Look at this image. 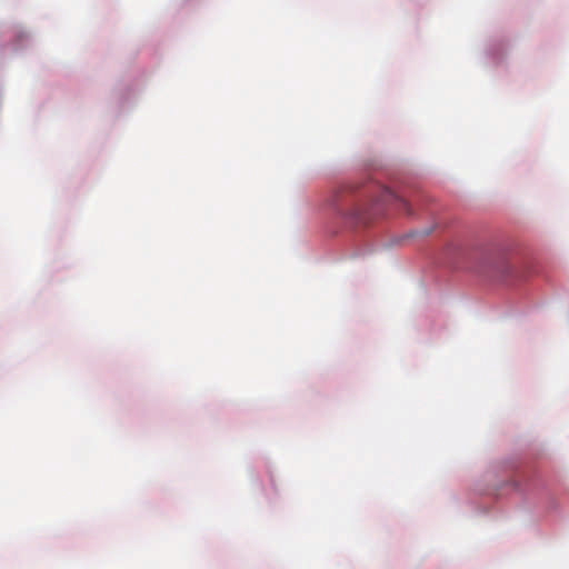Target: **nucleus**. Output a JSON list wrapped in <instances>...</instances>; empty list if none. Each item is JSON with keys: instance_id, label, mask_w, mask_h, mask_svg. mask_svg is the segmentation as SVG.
<instances>
[{"instance_id": "nucleus-1", "label": "nucleus", "mask_w": 569, "mask_h": 569, "mask_svg": "<svg viewBox=\"0 0 569 569\" xmlns=\"http://www.w3.org/2000/svg\"><path fill=\"white\" fill-rule=\"evenodd\" d=\"M495 270L500 273L501 276H503L505 273L508 272L509 270V267L507 264V262L505 261V259H499L496 264H495Z\"/></svg>"}, {"instance_id": "nucleus-2", "label": "nucleus", "mask_w": 569, "mask_h": 569, "mask_svg": "<svg viewBox=\"0 0 569 569\" xmlns=\"http://www.w3.org/2000/svg\"><path fill=\"white\" fill-rule=\"evenodd\" d=\"M400 203H401V206H402L403 210H406V212H407L408 214H411V210H410V207H409L408 202H407V201H405V200H401V201H400Z\"/></svg>"}, {"instance_id": "nucleus-3", "label": "nucleus", "mask_w": 569, "mask_h": 569, "mask_svg": "<svg viewBox=\"0 0 569 569\" xmlns=\"http://www.w3.org/2000/svg\"><path fill=\"white\" fill-rule=\"evenodd\" d=\"M357 220H358L359 222H362V221H363V219H362V218H360V217H358V218H357Z\"/></svg>"}]
</instances>
